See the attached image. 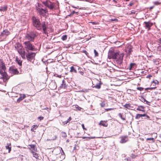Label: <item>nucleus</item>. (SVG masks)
I'll use <instances>...</instances> for the list:
<instances>
[{"mask_svg":"<svg viewBox=\"0 0 161 161\" xmlns=\"http://www.w3.org/2000/svg\"><path fill=\"white\" fill-rule=\"evenodd\" d=\"M141 116L142 117H146V118L145 119H149L150 118V117L149 116L146 115V114H141Z\"/></svg>","mask_w":161,"mask_h":161,"instance_id":"nucleus-33","label":"nucleus"},{"mask_svg":"<svg viewBox=\"0 0 161 161\" xmlns=\"http://www.w3.org/2000/svg\"><path fill=\"white\" fill-rule=\"evenodd\" d=\"M44 109V110H47V111L48 112H49V111L50 110V109L49 108H47V107H46L44 109Z\"/></svg>","mask_w":161,"mask_h":161,"instance_id":"nucleus-60","label":"nucleus"},{"mask_svg":"<svg viewBox=\"0 0 161 161\" xmlns=\"http://www.w3.org/2000/svg\"><path fill=\"white\" fill-rule=\"evenodd\" d=\"M62 82V83L61 84L60 87L61 88H65L67 87V85H66L65 80H63Z\"/></svg>","mask_w":161,"mask_h":161,"instance_id":"nucleus-19","label":"nucleus"},{"mask_svg":"<svg viewBox=\"0 0 161 161\" xmlns=\"http://www.w3.org/2000/svg\"><path fill=\"white\" fill-rule=\"evenodd\" d=\"M136 64L134 63H131L130 64L129 66V69L130 70L133 67L134 65H135Z\"/></svg>","mask_w":161,"mask_h":161,"instance_id":"nucleus-29","label":"nucleus"},{"mask_svg":"<svg viewBox=\"0 0 161 161\" xmlns=\"http://www.w3.org/2000/svg\"><path fill=\"white\" fill-rule=\"evenodd\" d=\"M53 136H54V137H52L51 138H50L49 139L50 140H55L56 139V138L57 137V136L56 135H53Z\"/></svg>","mask_w":161,"mask_h":161,"instance_id":"nucleus-39","label":"nucleus"},{"mask_svg":"<svg viewBox=\"0 0 161 161\" xmlns=\"http://www.w3.org/2000/svg\"><path fill=\"white\" fill-rule=\"evenodd\" d=\"M9 34V32L8 30H4L1 33V35L2 36H7Z\"/></svg>","mask_w":161,"mask_h":161,"instance_id":"nucleus-16","label":"nucleus"},{"mask_svg":"<svg viewBox=\"0 0 161 161\" xmlns=\"http://www.w3.org/2000/svg\"><path fill=\"white\" fill-rule=\"evenodd\" d=\"M144 24L145 25L144 27L145 28L147 29L148 31L151 29V27L153 25V23L150 21L144 22Z\"/></svg>","mask_w":161,"mask_h":161,"instance_id":"nucleus-11","label":"nucleus"},{"mask_svg":"<svg viewBox=\"0 0 161 161\" xmlns=\"http://www.w3.org/2000/svg\"><path fill=\"white\" fill-rule=\"evenodd\" d=\"M0 68H1L3 70H6L4 63L2 59L0 60Z\"/></svg>","mask_w":161,"mask_h":161,"instance_id":"nucleus-15","label":"nucleus"},{"mask_svg":"<svg viewBox=\"0 0 161 161\" xmlns=\"http://www.w3.org/2000/svg\"><path fill=\"white\" fill-rule=\"evenodd\" d=\"M158 41V42L161 44V38H159Z\"/></svg>","mask_w":161,"mask_h":161,"instance_id":"nucleus-64","label":"nucleus"},{"mask_svg":"<svg viewBox=\"0 0 161 161\" xmlns=\"http://www.w3.org/2000/svg\"><path fill=\"white\" fill-rule=\"evenodd\" d=\"M157 49L158 51H161V46L159 45L157 47Z\"/></svg>","mask_w":161,"mask_h":161,"instance_id":"nucleus-45","label":"nucleus"},{"mask_svg":"<svg viewBox=\"0 0 161 161\" xmlns=\"http://www.w3.org/2000/svg\"><path fill=\"white\" fill-rule=\"evenodd\" d=\"M70 72H74L75 73H77V71L75 69L74 67L73 66H72L70 68Z\"/></svg>","mask_w":161,"mask_h":161,"instance_id":"nucleus-26","label":"nucleus"},{"mask_svg":"<svg viewBox=\"0 0 161 161\" xmlns=\"http://www.w3.org/2000/svg\"><path fill=\"white\" fill-rule=\"evenodd\" d=\"M37 127V126L36 125H34L32 126V128H33L34 130H36Z\"/></svg>","mask_w":161,"mask_h":161,"instance_id":"nucleus-51","label":"nucleus"},{"mask_svg":"<svg viewBox=\"0 0 161 161\" xmlns=\"http://www.w3.org/2000/svg\"><path fill=\"white\" fill-rule=\"evenodd\" d=\"M61 39L63 41H65L67 39V36L66 35H63L62 36Z\"/></svg>","mask_w":161,"mask_h":161,"instance_id":"nucleus-32","label":"nucleus"},{"mask_svg":"<svg viewBox=\"0 0 161 161\" xmlns=\"http://www.w3.org/2000/svg\"><path fill=\"white\" fill-rule=\"evenodd\" d=\"M86 138H88L89 139H93V138H95V137H82V138L83 139H85Z\"/></svg>","mask_w":161,"mask_h":161,"instance_id":"nucleus-54","label":"nucleus"},{"mask_svg":"<svg viewBox=\"0 0 161 161\" xmlns=\"http://www.w3.org/2000/svg\"><path fill=\"white\" fill-rule=\"evenodd\" d=\"M136 89L141 91H142L144 89V88L142 87H138L136 88Z\"/></svg>","mask_w":161,"mask_h":161,"instance_id":"nucleus-40","label":"nucleus"},{"mask_svg":"<svg viewBox=\"0 0 161 161\" xmlns=\"http://www.w3.org/2000/svg\"><path fill=\"white\" fill-rule=\"evenodd\" d=\"M2 75V78L3 79L4 81H7L9 78V77H8L6 72H4V73Z\"/></svg>","mask_w":161,"mask_h":161,"instance_id":"nucleus-14","label":"nucleus"},{"mask_svg":"<svg viewBox=\"0 0 161 161\" xmlns=\"http://www.w3.org/2000/svg\"><path fill=\"white\" fill-rule=\"evenodd\" d=\"M101 83L99 82L96 85H95L94 87L97 88L99 89L101 87Z\"/></svg>","mask_w":161,"mask_h":161,"instance_id":"nucleus-28","label":"nucleus"},{"mask_svg":"<svg viewBox=\"0 0 161 161\" xmlns=\"http://www.w3.org/2000/svg\"><path fill=\"white\" fill-rule=\"evenodd\" d=\"M8 9V7L6 5H4L3 6L0 7V12L2 13L3 12L6 11Z\"/></svg>","mask_w":161,"mask_h":161,"instance_id":"nucleus-18","label":"nucleus"},{"mask_svg":"<svg viewBox=\"0 0 161 161\" xmlns=\"http://www.w3.org/2000/svg\"><path fill=\"white\" fill-rule=\"evenodd\" d=\"M119 117L123 120H126L125 116L123 115L122 114L119 113L118 114Z\"/></svg>","mask_w":161,"mask_h":161,"instance_id":"nucleus-23","label":"nucleus"},{"mask_svg":"<svg viewBox=\"0 0 161 161\" xmlns=\"http://www.w3.org/2000/svg\"><path fill=\"white\" fill-rule=\"evenodd\" d=\"M90 23L92 24V25H98V24L99 23L98 22H90Z\"/></svg>","mask_w":161,"mask_h":161,"instance_id":"nucleus-53","label":"nucleus"},{"mask_svg":"<svg viewBox=\"0 0 161 161\" xmlns=\"http://www.w3.org/2000/svg\"><path fill=\"white\" fill-rule=\"evenodd\" d=\"M21 46V45L19 44L16 47H15V48L17 49L18 53L21 55V57L23 59H25V54L26 52L25 51H24L22 49V47L21 48H19V46Z\"/></svg>","mask_w":161,"mask_h":161,"instance_id":"nucleus-7","label":"nucleus"},{"mask_svg":"<svg viewBox=\"0 0 161 161\" xmlns=\"http://www.w3.org/2000/svg\"><path fill=\"white\" fill-rule=\"evenodd\" d=\"M16 61L19 66H22V61L20 60L19 58H17Z\"/></svg>","mask_w":161,"mask_h":161,"instance_id":"nucleus-25","label":"nucleus"},{"mask_svg":"<svg viewBox=\"0 0 161 161\" xmlns=\"http://www.w3.org/2000/svg\"><path fill=\"white\" fill-rule=\"evenodd\" d=\"M25 57L28 61L32 62L35 59L36 53L31 52H26L25 54Z\"/></svg>","mask_w":161,"mask_h":161,"instance_id":"nucleus-5","label":"nucleus"},{"mask_svg":"<svg viewBox=\"0 0 161 161\" xmlns=\"http://www.w3.org/2000/svg\"><path fill=\"white\" fill-rule=\"evenodd\" d=\"M61 134L62 136L63 137H65L67 136L65 132H61Z\"/></svg>","mask_w":161,"mask_h":161,"instance_id":"nucleus-30","label":"nucleus"},{"mask_svg":"<svg viewBox=\"0 0 161 161\" xmlns=\"http://www.w3.org/2000/svg\"><path fill=\"white\" fill-rule=\"evenodd\" d=\"M138 156V155L132 154L130 157L132 159H134Z\"/></svg>","mask_w":161,"mask_h":161,"instance_id":"nucleus-31","label":"nucleus"},{"mask_svg":"<svg viewBox=\"0 0 161 161\" xmlns=\"http://www.w3.org/2000/svg\"><path fill=\"white\" fill-rule=\"evenodd\" d=\"M99 125L106 127L107 126L108 124L105 121H101L99 123Z\"/></svg>","mask_w":161,"mask_h":161,"instance_id":"nucleus-21","label":"nucleus"},{"mask_svg":"<svg viewBox=\"0 0 161 161\" xmlns=\"http://www.w3.org/2000/svg\"><path fill=\"white\" fill-rule=\"evenodd\" d=\"M37 11L38 13L42 16H45L46 15V14L48 12L47 9H45L41 8H37Z\"/></svg>","mask_w":161,"mask_h":161,"instance_id":"nucleus-9","label":"nucleus"},{"mask_svg":"<svg viewBox=\"0 0 161 161\" xmlns=\"http://www.w3.org/2000/svg\"><path fill=\"white\" fill-rule=\"evenodd\" d=\"M25 97V94H23V96H20L17 99V102L19 103L21 101L24 99Z\"/></svg>","mask_w":161,"mask_h":161,"instance_id":"nucleus-22","label":"nucleus"},{"mask_svg":"<svg viewBox=\"0 0 161 161\" xmlns=\"http://www.w3.org/2000/svg\"><path fill=\"white\" fill-rule=\"evenodd\" d=\"M54 75L55 76L59 78H61V75H58L57 74H55Z\"/></svg>","mask_w":161,"mask_h":161,"instance_id":"nucleus-52","label":"nucleus"},{"mask_svg":"<svg viewBox=\"0 0 161 161\" xmlns=\"http://www.w3.org/2000/svg\"><path fill=\"white\" fill-rule=\"evenodd\" d=\"M36 36V33L34 32H31L27 34L26 38L30 41L33 42L34 38Z\"/></svg>","mask_w":161,"mask_h":161,"instance_id":"nucleus-6","label":"nucleus"},{"mask_svg":"<svg viewBox=\"0 0 161 161\" xmlns=\"http://www.w3.org/2000/svg\"><path fill=\"white\" fill-rule=\"evenodd\" d=\"M152 83H155V84L158 85L159 84V82L157 80H153Z\"/></svg>","mask_w":161,"mask_h":161,"instance_id":"nucleus-43","label":"nucleus"},{"mask_svg":"<svg viewBox=\"0 0 161 161\" xmlns=\"http://www.w3.org/2000/svg\"><path fill=\"white\" fill-rule=\"evenodd\" d=\"M146 140H152L153 142H154V139L153 138H147L146 139Z\"/></svg>","mask_w":161,"mask_h":161,"instance_id":"nucleus-44","label":"nucleus"},{"mask_svg":"<svg viewBox=\"0 0 161 161\" xmlns=\"http://www.w3.org/2000/svg\"><path fill=\"white\" fill-rule=\"evenodd\" d=\"M81 125H82V127L83 129L86 130V129L85 128L84 125L83 124H82Z\"/></svg>","mask_w":161,"mask_h":161,"instance_id":"nucleus-62","label":"nucleus"},{"mask_svg":"<svg viewBox=\"0 0 161 161\" xmlns=\"http://www.w3.org/2000/svg\"><path fill=\"white\" fill-rule=\"evenodd\" d=\"M68 123L66 121H64L62 122V125H65L67 124Z\"/></svg>","mask_w":161,"mask_h":161,"instance_id":"nucleus-59","label":"nucleus"},{"mask_svg":"<svg viewBox=\"0 0 161 161\" xmlns=\"http://www.w3.org/2000/svg\"><path fill=\"white\" fill-rule=\"evenodd\" d=\"M156 87H148V89L150 90H153V89H155L156 88Z\"/></svg>","mask_w":161,"mask_h":161,"instance_id":"nucleus-55","label":"nucleus"},{"mask_svg":"<svg viewBox=\"0 0 161 161\" xmlns=\"http://www.w3.org/2000/svg\"><path fill=\"white\" fill-rule=\"evenodd\" d=\"M132 48L133 47L131 45L128 44L126 45L125 50V52L127 53L128 55H130L131 54V53L133 51Z\"/></svg>","mask_w":161,"mask_h":161,"instance_id":"nucleus-10","label":"nucleus"},{"mask_svg":"<svg viewBox=\"0 0 161 161\" xmlns=\"http://www.w3.org/2000/svg\"><path fill=\"white\" fill-rule=\"evenodd\" d=\"M145 102H146V104L149 105H150V102H148V101H147L146 100V101H145Z\"/></svg>","mask_w":161,"mask_h":161,"instance_id":"nucleus-56","label":"nucleus"},{"mask_svg":"<svg viewBox=\"0 0 161 161\" xmlns=\"http://www.w3.org/2000/svg\"><path fill=\"white\" fill-rule=\"evenodd\" d=\"M31 152L32 154L33 157L36 159H38L39 156L37 153L34 152L32 150L30 149Z\"/></svg>","mask_w":161,"mask_h":161,"instance_id":"nucleus-20","label":"nucleus"},{"mask_svg":"<svg viewBox=\"0 0 161 161\" xmlns=\"http://www.w3.org/2000/svg\"><path fill=\"white\" fill-rule=\"evenodd\" d=\"M121 140L120 141V143H124L127 142L128 140V138L127 136H123L121 137Z\"/></svg>","mask_w":161,"mask_h":161,"instance_id":"nucleus-13","label":"nucleus"},{"mask_svg":"<svg viewBox=\"0 0 161 161\" xmlns=\"http://www.w3.org/2000/svg\"><path fill=\"white\" fill-rule=\"evenodd\" d=\"M100 106L101 107H104L105 105V103L104 101L100 103Z\"/></svg>","mask_w":161,"mask_h":161,"instance_id":"nucleus-36","label":"nucleus"},{"mask_svg":"<svg viewBox=\"0 0 161 161\" xmlns=\"http://www.w3.org/2000/svg\"><path fill=\"white\" fill-rule=\"evenodd\" d=\"M113 109H114V108H107V109H105V110L106 111H109L112 110Z\"/></svg>","mask_w":161,"mask_h":161,"instance_id":"nucleus-58","label":"nucleus"},{"mask_svg":"<svg viewBox=\"0 0 161 161\" xmlns=\"http://www.w3.org/2000/svg\"><path fill=\"white\" fill-rule=\"evenodd\" d=\"M138 107H139V108H142V109H143L145 108V107L144 106H139Z\"/></svg>","mask_w":161,"mask_h":161,"instance_id":"nucleus-63","label":"nucleus"},{"mask_svg":"<svg viewBox=\"0 0 161 161\" xmlns=\"http://www.w3.org/2000/svg\"><path fill=\"white\" fill-rule=\"evenodd\" d=\"M89 89H82V90L80 91L84 92H89Z\"/></svg>","mask_w":161,"mask_h":161,"instance_id":"nucleus-34","label":"nucleus"},{"mask_svg":"<svg viewBox=\"0 0 161 161\" xmlns=\"http://www.w3.org/2000/svg\"><path fill=\"white\" fill-rule=\"evenodd\" d=\"M83 52L88 57H89V54L86 51L84 50Z\"/></svg>","mask_w":161,"mask_h":161,"instance_id":"nucleus-46","label":"nucleus"},{"mask_svg":"<svg viewBox=\"0 0 161 161\" xmlns=\"http://www.w3.org/2000/svg\"><path fill=\"white\" fill-rule=\"evenodd\" d=\"M140 100L142 102H145L146 100L143 97H141V99Z\"/></svg>","mask_w":161,"mask_h":161,"instance_id":"nucleus-42","label":"nucleus"},{"mask_svg":"<svg viewBox=\"0 0 161 161\" xmlns=\"http://www.w3.org/2000/svg\"><path fill=\"white\" fill-rule=\"evenodd\" d=\"M71 119H72L71 117H69V119H67V122L68 123H69L70 120H71Z\"/></svg>","mask_w":161,"mask_h":161,"instance_id":"nucleus-57","label":"nucleus"},{"mask_svg":"<svg viewBox=\"0 0 161 161\" xmlns=\"http://www.w3.org/2000/svg\"><path fill=\"white\" fill-rule=\"evenodd\" d=\"M9 71L10 73L13 75H18L19 74V72L17 69L14 66H12L9 67Z\"/></svg>","mask_w":161,"mask_h":161,"instance_id":"nucleus-8","label":"nucleus"},{"mask_svg":"<svg viewBox=\"0 0 161 161\" xmlns=\"http://www.w3.org/2000/svg\"><path fill=\"white\" fill-rule=\"evenodd\" d=\"M94 53L95 54V57H96L98 56V53L96 50L95 49L94 50Z\"/></svg>","mask_w":161,"mask_h":161,"instance_id":"nucleus-37","label":"nucleus"},{"mask_svg":"<svg viewBox=\"0 0 161 161\" xmlns=\"http://www.w3.org/2000/svg\"><path fill=\"white\" fill-rule=\"evenodd\" d=\"M124 55L123 53L119 54V52L115 50L113 47L111 48L108 53V58L109 59H117L119 60L123 59Z\"/></svg>","mask_w":161,"mask_h":161,"instance_id":"nucleus-1","label":"nucleus"},{"mask_svg":"<svg viewBox=\"0 0 161 161\" xmlns=\"http://www.w3.org/2000/svg\"><path fill=\"white\" fill-rule=\"evenodd\" d=\"M32 25L34 26L38 30H42L41 23L39 19L35 16H33L32 18Z\"/></svg>","mask_w":161,"mask_h":161,"instance_id":"nucleus-4","label":"nucleus"},{"mask_svg":"<svg viewBox=\"0 0 161 161\" xmlns=\"http://www.w3.org/2000/svg\"><path fill=\"white\" fill-rule=\"evenodd\" d=\"M75 14V11H73L71 13V14L68 15V16H72L73 14Z\"/></svg>","mask_w":161,"mask_h":161,"instance_id":"nucleus-50","label":"nucleus"},{"mask_svg":"<svg viewBox=\"0 0 161 161\" xmlns=\"http://www.w3.org/2000/svg\"><path fill=\"white\" fill-rule=\"evenodd\" d=\"M43 3L46 6L52 10L57 9L59 8V4L58 3H54L47 0L45 2H43Z\"/></svg>","mask_w":161,"mask_h":161,"instance_id":"nucleus-2","label":"nucleus"},{"mask_svg":"<svg viewBox=\"0 0 161 161\" xmlns=\"http://www.w3.org/2000/svg\"><path fill=\"white\" fill-rule=\"evenodd\" d=\"M42 28L43 33L45 34L47 33L46 30L48 27L47 23L45 21L42 22L41 24Z\"/></svg>","mask_w":161,"mask_h":161,"instance_id":"nucleus-12","label":"nucleus"},{"mask_svg":"<svg viewBox=\"0 0 161 161\" xmlns=\"http://www.w3.org/2000/svg\"><path fill=\"white\" fill-rule=\"evenodd\" d=\"M38 119L40 121H41L44 119V117L42 116H40L38 118Z\"/></svg>","mask_w":161,"mask_h":161,"instance_id":"nucleus-47","label":"nucleus"},{"mask_svg":"<svg viewBox=\"0 0 161 161\" xmlns=\"http://www.w3.org/2000/svg\"><path fill=\"white\" fill-rule=\"evenodd\" d=\"M5 70H3V69H0V74L1 75H2L4 73V72H5Z\"/></svg>","mask_w":161,"mask_h":161,"instance_id":"nucleus-38","label":"nucleus"},{"mask_svg":"<svg viewBox=\"0 0 161 161\" xmlns=\"http://www.w3.org/2000/svg\"><path fill=\"white\" fill-rule=\"evenodd\" d=\"M136 110H137L139 111H142L144 112H145V110L141 109L140 108H139V107H138V108H136Z\"/></svg>","mask_w":161,"mask_h":161,"instance_id":"nucleus-48","label":"nucleus"},{"mask_svg":"<svg viewBox=\"0 0 161 161\" xmlns=\"http://www.w3.org/2000/svg\"><path fill=\"white\" fill-rule=\"evenodd\" d=\"M29 146H30L31 148H32L35 151H37V149L35 145L34 144L29 145Z\"/></svg>","mask_w":161,"mask_h":161,"instance_id":"nucleus-24","label":"nucleus"},{"mask_svg":"<svg viewBox=\"0 0 161 161\" xmlns=\"http://www.w3.org/2000/svg\"><path fill=\"white\" fill-rule=\"evenodd\" d=\"M141 117H142V116H141V114H137L136 115V116L135 117V118L136 119H139V118H141Z\"/></svg>","mask_w":161,"mask_h":161,"instance_id":"nucleus-35","label":"nucleus"},{"mask_svg":"<svg viewBox=\"0 0 161 161\" xmlns=\"http://www.w3.org/2000/svg\"><path fill=\"white\" fill-rule=\"evenodd\" d=\"M5 148L6 149H8V153H10L11 150V144L10 143L7 144L5 146Z\"/></svg>","mask_w":161,"mask_h":161,"instance_id":"nucleus-17","label":"nucleus"},{"mask_svg":"<svg viewBox=\"0 0 161 161\" xmlns=\"http://www.w3.org/2000/svg\"><path fill=\"white\" fill-rule=\"evenodd\" d=\"M78 70H79V72L80 73V74L81 75H83V74H84V73L82 71H81V70H80L81 69L79 68Z\"/></svg>","mask_w":161,"mask_h":161,"instance_id":"nucleus-41","label":"nucleus"},{"mask_svg":"<svg viewBox=\"0 0 161 161\" xmlns=\"http://www.w3.org/2000/svg\"><path fill=\"white\" fill-rule=\"evenodd\" d=\"M24 45L26 52L35 51L37 50V49L30 41L25 42L24 43Z\"/></svg>","mask_w":161,"mask_h":161,"instance_id":"nucleus-3","label":"nucleus"},{"mask_svg":"<svg viewBox=\"0 0 161 161\" xmlns=\"http://www.w3.org/2000/svg\"><path fill=\"white\" fill-rule=\"evenodd\" d=\"M123 106L125 108L129 109L131 107V106L129 104H126L125 105H123Z\"/></svg>","mask_w":161,"mask_h":161,"instance_id":"nucleus-27","label":"nucleus"},{"mask_svg":"<svg viewBox=\"0 0 161 161\" xmlns=\"http://www.w3.org/2000/svg\"><path fill=\"white\" fill-rule=\"evenodd\" d=\"M154 3L155 5H158L160 4L161 3L158 1H156L154 2Z\"/></svg>","mask_w":161,"mask_h":161,"instance_id":"nucleus-49","label":"nucleus"},{"mask_svg":"<svg viewBox=\"0 0 161 161\" xmlns=\"http://www.w3.org/2000/svg\"><path fill=\"white\" fill-rule=\"evenodd\" d=\"M86 1L90 3H92L95 0H86Z\"/></svg>","mask_w":161,"mask_h":161,"instance_id":"nucleus-61","label":"nucleus"}]
</instances>
